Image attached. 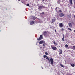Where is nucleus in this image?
I'll use <instances>...</instances> for the list:
<instances>
[{
	"instance_id": "1",
	"label": "nucleus",
	"mask_w": 75,
	"mask_h": 75,
	"mask_svg": "<svg viewBox=\"0 0 75 75\" xmlns=\"http://www.w3.org/2000/svg\"><path fill=\"white\" fill-rule=\"evenodd\" d=\"M46 59H48L49 61V63H50V62H51V65H53L54 64V62H53L54 60L53 59L51 58L50 60V59L48 58V57H47Z\"/></svg>"
},
{
	"instance_id": "2",
	"label": "nucleus",
	"mask_w": 75,
	"mask_h": 75,
	"mask_svg": "<svg viewBox=\"0 0 75 75\" xmlns=\"http://www.w3.org/2000/svg\"><path fill=\"white\" fill-rule=\"evenodd\" d=\"M42 8H47V7H45L44 6H42L41 5H40L38 6V9L41 10Z\"/></svg>"
},
{
	"instance_id": "3",
	"label": "nucleus",
	"mask_w": 75,
	"mask_h": 75,
	"mask_svg": "<svg viewBox=\"0 0 75 75\" xmlns=\"http://www.w3.org/2000/svg\"><path fill=\"white\" fill-rule=\"evenodd\" d=\"M53 18L52 20V22H51V24H52V23H54L55 21H56V19L55 18V17H54Z\"/></svg>"
},
{
	"instance_id": "4",
	"label": "nucleus",
	"mask_w": 75,
	"mask_h": 75,
	"mask_svg": "<svg viewBox=\"0 0 75 75\" xmlns=\"http://www.w3.org/2000/svg\"><path fill=\"white\" fill-rule=\"evenodd\" d=\"M40 44H44L45 43V42L43 41H41L39 42Z\"/></svg>"
},
{
	"instance_id": "5",
	"label": "nucleus",
	"mask_w": 75,
	"mask_h": 75,
	"mask_svg": "<svg viewBox=\"0 0 75 75\" xmlns=\"http://www.w3.org/2000/svg\"><path fill=\"white\" fill-rule=\"evenodd\" d=\"M64 26V25H63V23H61L59 24V27H60L61 28L62 27Z\"/></svg>"
},
{
	"instance_id": "6",
	"label": "nucleus",
	"mask_w": 75,
	"mask_h": 75,
	"mask_svg": "<svg viewBox=\"0 0 75 75\" xmlns=\"http://www.w3.org/2000/svg\"><path fill=\"white\" fill-rule=\"evenodd\" d=\"M59 16L60 17H64V14L62 13H60L59 14Z\"/></svg>"
},
{
	"instance_id": "7",
	"label": "nucleus",
	"mask_w": 75,
	"mask_h": 75,
	"mask_svg": "<svg viewBox=\"0 0 75 75\" xmlns=\"http://www.w3.org/2000/svg\"><path fill=\"white\" fill-rule=\"evenodd\" d=\"M68 25H69V27L71 28L72 27V23H68Z\"/></svg>"
},
{
	"instance_id": "8",
	"label": "nucleus",
	"mask_w": 75,
	"mask_h": 75,
	"mask_svg": "<svg viewBox=\"0 0 75 75\" xmlns=\"http://www.w3.org/2000/svg\"><path fill=\"white\" fill-rule=\"evenodd\" d=\"M36 18L37 17H36L34 16H32L31 17V18H32V19H33V20H35Z\"/></svg>"
},
{
	"instance_id": "9",
	"label": "nucleus",
	"mask_w": 75,
	"mask_h": 75,
	"mask_svg": "<svg viewBox=\"0 0 75 75\" xmlns=\"http://www.w3.org/2000/svg\"><path fill=\"white\" fill-rule=\"evenodd\" d=\"M62 54V51L60 49V51L59 52V55H61V54Z\"/></svg>"
},
{
	"instance_id": "10",
	"label": "nucleus",
	"mask_w": 75,
	"mask_h": 75,
	"mask_svg": "<svg viewBox=\"0 0 75 75\" xmlns=\"http://www.w3.org/2000/svg\"><path fill=\"white\" fill-rule=\"evenodd\" d=\"M52 49H53V50H57V47L55 46H54L52 47Z\"/></svg>"
},
{
	"instance_id": "11",
	"label": "nucleus",
	"mask_w": 75,
	"mask_h": 75,
	"mask_svg": "<svg viewBox=\"0 0 75 75\" xmlns=\"http://www.w3.org/2000/svg\"><path fill=\"white\" fill-rule=\"evenodd\" d=\"M69 1H70V5H72V4H73L72 0H70Z\"/></svg>"
},
{
	"instance_id": "12",
	"label": "nucleus",
	"mask_w": 75,
	"mask_h": 75,
	"mask_svg": "<svg viewBox=\"0 0 75 75\" xmlns=\"http://www.w3.org/2000/svg\"><path fill=\"white\" fill-rule=\"evenodd\" d=\"M34 21H32L30 22V24L31 25H33V24H34Z\"/></svg>"
},
{
	"instance_id": "13",
	"label": "nucleus",
	"mask_w": 75,
	"mask_h": 75,
	"mask_svg": "<svg viewBox=\"0 0 75 75\" xmlns=\"http://www.w3.org/2000/svg\"><path fill=\"white\" fill-rule=\"evenodd\" d=\"M64 38H65V35H63V37L62 38V40L63 41H64Z\"/></svg>"
},
{
	"instance_id": "14",
	"label": "nucleus",
	"mask_w": 75,
	"mask_h": 75,
	"mask_svg": "<svg viewBox=\"0 0 75 75\" xmlns=\"http://www.w3.org/2000/svg\"><path fill=\"white\" fill-rule=\"evenodd\" d=\"M47 35V32L46 31H45L43 32V35Z\"/></svg>"
},
{
	"instance_id": "15",
	"label": "nucleus",
	"mask_w": 75,
	"mask_h": 75,
	"mask_svg": "<svg viewBox=\"0 0 75 75\" xmlns=\"http://www.w3.org/2000/svg\"><path fill=\"white\" fill-rule=\"evenodd\" d=\"M70 65L72 67H75V64H71Z\"/></svg>"
},
{
	"instance_id": "16",
	"label": "nucleus",
	"mask_w": 75,
	"mask_h": 75,
	"mask_svg": "<svg viewBox=\"0 0 75 75\" xmlns=\"http://www.w3.org/2000/svg\"><path fill=\"white\" fill-rule=\"evenodd\" d=\"M41 38V39H43V37L42 36V35H40V37Z\"/></svg>"
},
{
	"instance_id": "17",
	"label": "nucleus",
	"mask_w": 75,
	"mask_h": 75,
	"mask_svg": "<svg viewBox=\"0 0 75 75\" xmlns=\"http://www.w3.org/2000/svg\"><path fill=\"white\" fill-rule=\"evenodd\" d=\"M41 37H40L39 38H38V41H40V40H41Z\"/></svg>"
},
{
	"instance_id": "18",
	"label": "nucleus",
	"mask_w": 75,
	"mask_h": 75,
	"mask_svg": "<svg viewBox=\"0 0 75 75\" xmlns=\"http://www.w3.org/2000/svg\"><path fill=\"white\" fill-rule=\"evenodd\" d=\"M67 28L70 31H72V29L70 28Z\"/></svg>"
},
{
	"instance_id": "19",
	"label": "nucleus",
	"mask_w": 75,
	"mask_h": 75,
	"mask_svg": "<svg viewBox=\"0 0 75 75\" xmlns=\"http://www.w3.org/2000/svg\"><path fill=\"white\" fill-rule=\"evenodd\" d=\"M60 66L61 67H64V66L62 65L61 64H60Z\"/></svg>"
},
{
	"instance_id": "20",
	"label": "nucleus",
	"mask_w": 75,
	"mask_h": 75,
	"mask_svg": "<svg viewBox=\"0 0 75 75\" xmlns=\"http://www.w3.org/2000/svg\"><path fill=\"white\" fill-rule=\"evenodd\" d=\"M43 57L44 58H45L46 57H47V56L46 55H44Z\"/></svg>"
},
{
	"instance_id": "21",
	"label": "nucleus",
	"mask_w": 75,
	"mask_h": 75,
	"mask_svg": "<svg viewBox=\"0 0 75 75\" xmlns=\"http://www.w3.org/2000/svg\"><path fill=\"white\" fill-rule=\"evenodd\" d=\"M73 50H75V46H73Z\"/></svg>"
},
{
	"instance_id": "22",
	"label": "nucleus",
	"mask_w": 75,
	"mask_h": 75,
	"mask_svg": "<svg viewBox=\"0 0 75 75\" xmlns=\"http://www.w3.org/2000/svg\"><path fill=\"white\" fill-rule=\"evenodd\" d=\"M65 47H68V45L67 44H66L65 45Z\"/></svg>"
},
{
	"instance_id": "23",
	"label": "nucleus",
	"mask_w": 75,
	"mask_h": 75,
	"mask_svg": "<svg viewBox=\"0 0 75 75\" xmlns=\"http://www.w3.org/2000/svg\"><path fill=\"white\" fill-rule=\"evenodd\" d=\"M45 55H48V52H45Z\"/></svg>"
},
{
	"instance_id": "24",
	"label": "nucleus",
	"mask_w": 75,
	"mask_h": 75,
	"mask_svg": "<svg viewBox=\"0 0 75 75\" xmlns=\"http://www.w3.org/2000/svg\"><path fill=\"white\" fill-rule=\"evenodd\" d=\"M61 31H64V29H63V28H62V29H61Z\"/></svg>"
},
{
	"instance_id": "25",
	"label": "nucleus",
	"mask_w": 75,
	"mask_h": 75,
	"mask_svg": "<svg viewBox=\"0 0 75 75\" xmlns=\"http://www.w3.org/2000/svg\"><path fill=\"white\" fill-rule=\"evenodd\" d=\"M27 6L29 7V6H30V5H29V4H28V3L27 4Z\"/></svg>"
},
{
	"instance_id": "26",
	"label": "nucleus",
	"mask_w": 75,
	"mask_h": 75,
	"mask_svg": "<svg viewBox=\"0 0 75 75\" xmlns=\"http://www.w3.org/2000/svg\"><path fill=\"white\" fill-rule=\"evenodd\" d=\"M57 8H57V7H56L55 8L56 11H57Z\"/></svg>"
},
{
	"instance_id": "27",
	"label": "nucleus",
	"mask_w": 75,
	"mask_h": 75,
	"mask_svg": "<svg viewBox=\"0 0 75 75\" xmlns=\"http://www.w3.org/2000/svg\"><path fill=\"white\" fill-rule=\"evenodd\" d=\"M59 12H62L61 10H59Z\"/></svg>"
},
{
	"instance_id": "28",
	"label": "nucleus",
	"mask_w": 75,
	"mask_h": 75,
	"mask_svg": "<svg viewBox=\"0 0 75 75\" xmlns=\"http://www.w3.org/2000/svg\"><path fill=\"white\" fill-rule=\"evenodd\" d=\"M53 44H56V43H55V42H54Z\"/></svg>"
},
{
	"instance_id": "29",
	"label": "nucleus",
	"mask_w": 75,
	"mask_h": 75,
	"mask_svg": "<svg viewBox=\"0 0 75 75\" xmlns=\"http://www.w3.org/2000/svg\"><path fill=\"white\" fill-rule=\"evenodd\" d=\"M42 14H44V12H42Z\"/></svg>"
},
{
	"instance_id": "30",
	"label": "nucleus",
	"mask_w": 75,
	"mask_h": 75,
	"mask_svg": "<svg viewBox=\"0 0 75 75\" xmlns=\"http://www.w3.org/2000/svg\"><path fill=\"white\" fill-rule=\"evenodd\" d=\"M74 4H75V0H74Z\"/></svg>"
},
{
	"instance_id": "31",
	"label": "nucleus",
	"mask_w": 75,
	"mask_h": 75,
	"mask_svg": "<svg viewBox=\"0 0 75 75\" xmlns=\"http://www.w3.org/2000/svg\"><path fill=\"white\" fill-rule=\"evenodd\" d=\"M43 47H45V45L43 44Z\"/></svg>"
},
{
	"instance_id": "32",
	"label": "nucleus",
	"mask_w": 75,
	"mask_h": 75,
	"mask_svg": "<svg viewBox=\"0 0 75 75\" xmlns=\"http://www.w3.org/2000/svg\"><path fill=\"white\" fill-rule=\"evenodd\" d=\"M60 1V0H58V1Z\"/></svg>"
},
{
	"instance_id": "33",
	"label": "nucleus",
	"mask_w": 75,
	"mask_h": 75,
	"mask_svg": "<svg viewBox=\"0 0 75 75\" xmlns=\"http://www.w3.org/2000/svg\"><path fill=\"white\" fill-rule=\"evenodd\" d=\"M74 33H75V30H74Z\"/></svg>"
},
{
	"instance_id": "34",
	"label": "nucleus",
	"mask_w": 75,
	"mask_h": 75,
	"mask_svg": "<svg viewBox=\"0 0 75 75\" xmlns=\"http://www.w3.org/2000/svg\"><path fill=\"white\" fill-rule=\"evenodd\" d=\"M42 1H44V0H42Z\"/></svg>"
},
{
	"instance_id": "35",
	"label": "nucleus",
	"mask_w": 75,
	"mask_h": 75,
	"mask_svg": "<svg viewBox=\"0 0 75 75\" xmlns=\"http://www.w3.org/2000/svg\"><path fill=\"white\" fill-rule=\"evenodd\" d=\"M19 1H20V0H18Z\"/></svg>"
},
{
	"instance_id": "36",
	"label": "nucleus",
	"mask_w": 75,
	"mask_h": 75,
	"mask_svg": "<svg viewBox=\"0 0 75 75\" xmlns=\"http://www.w3.org/2000/svg\"><path fill=\"white\" fill-rule=\"evenodd\" d=\"M42 69H43V68L42 67Z\"/></svg>"
},
{
	"instance_id": "37",
	"label": "nucleus",
	"mask_w": 75,
	"mask_h": 75,
	"mask_svg": "<svg viewBox=\"0 0 75 75\" xmlns=\"http://www.w3.org/2000/svg\"><path fill=\"white\" fill-rule=\"evenodd\" d=\"M59 2H57V3H58Z\"/></svg>"
}]
</instances>
